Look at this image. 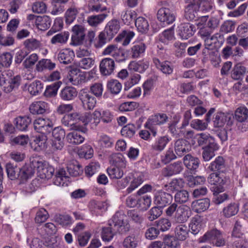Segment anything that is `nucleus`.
Here are the masks:
<instances>
[{
	"mask_svg": "<svg viewBox=\"0 0 248 248\" xmlns=\"http://www.w3.org/2000/svg\"><path fill=\"white\" fill-rule=\"evenodd\" d=\"M71 32V44L74 46L82 44L85 37V28L82 25L77 24L72 27Z\"/></svg>",
	"mask_w": 248,
	"mask_h": 248,
	"instance_id": "obj_6",
	"label": "nucleus"
},
{
	"mask_svg": "<svg viewBox=\"0 0 248 248\" xmlns=\"http://www.w3.org/2000/svg\"><path fill=\"white\" fill-rule=\"evenodd\" d=\"M79 13L78 9L76 6H71L67 9L64 14L65 23L70 25L76 19Z\"/></svg>",
	"mask_w": 248,
	"mask_h": 248,
	"instance_id": "obj_40",
	"label": "nucleus"
},
{
	"mask_svg": "<svg viewBox=\"0 0 248 248\" xmlns=\"http://www.w3.org/2000/svg\"><path fill=\"white\" fill-rule=\"evenodd\" d=\"M183 162L186 168L192 172L196 171L200 163V161L198 157L193 156L190 154H187L184 157Z\"/></svg>",
	"mask_w": 248,
	"mask_h": 248,
	"instance_id": "obj_18",
	"label": "nucleus"
},
{
	"mask_svg": "<svg viewBox=\"0 0 248 248\" xmlns=\"http://www.w3.org/2000/svg\"><path fill=\"white\" fill-rule=\"evenodd\" d=\"M48 108L46 103L43 101H36L30 106V111L33 114H43L45 113Z\"/></svg>",
	"mask_w": 248,
	"mask_h": 248,
	"instance_id": "obj_27",
	"label": "nucleus"
},
{
	"mask_svg": "<svg viewBox=\"0 0 248 248\" xmlns=\"http://www.w3.org/2000/svg\"><path fill=\"white\" fill-rule=\"evenodd\" d=\"M106 13L93 14L87 18V22L91 27H96L101 24L108 16Z\"/></svg>",
	"mask_w": 248,
	"mask_h": 248,
	"instance_id": "obj_24",
	"label": "nucleus"
},
{
	"mask_svg": "<svg viewBox=\"0 0 248 248\" xmlns=\"http://www.w3.org/2000/svg\"><path fill=\"white\" fill-rule=\"evenodd\" d=\"M191 215V211L188 206H179L178 210L174 215L175 220L178 223H184L187 220Z\"/></svg>",
	"mask_w": 248,
	"mask_h": 248,
	"instance_id": "obj_13",
	"label": "nucleus"
},
{
	"mask_svg": "<svg viewBox=\"0 0 248 248\" xmlns=\"http://www.w3.org/2000/svg\"><path fill=\"white\" fill-rule=\"evenodd\" d=\"M137 17V13L134 11L126 10L123 12L122 14V19L125 25H129L134 21Z\"/></svg>",
	"mask_w": 248,
	"mask_h": 248,
	"instance_id": "obj_50",
	"label": "nucleus"
},
{
	"mask_svg": "<svg viewBox=\"0 0 248 248\" xmlns=\"http://www.w3.org/2000/svg\"><path fill=\"white\" fill-rule=\"evenodd\" d=\"M5 167L7 176L9 179L12 180L18 179L19 167L11 163H7Z\"/></svg>",
	"mask_w": 248,
	"mask_h": 248,
	"instance_id": "obj_41",
	"label": "nucleus"
},
{
	"mask_svg": "<svg viewBox=\"0 0 248 248\" xmlns=\"http://www.w3.org/2000/svg\"><path fill=\"white\" fill-rule=\"evenodd\" d=\"M78 92L74 87L66 86L63 88L60 93L61 98L64 101L73 100L77 96Z\"/></svg>",
	"mask_w": 248,
	"mask_h": 248,
	"instance_id": "obj_25",
	"label": "nucleus"
},
{
	"mask_svg": "<svg viewBox=\"0 0 248 248\" xmlns=\"http://www.w3.org/2000/svg\"><path fill=\"white\" fill-rule=\"evenodd\" d=\"M55 66V63L52 62L50 59H43L36 64V70L38 72H42L45 69L52 70Z\"/></svg>",
	"mask_w": 248,
	"mask_h": 248,
	"instance_id": "obj_39",
	"label": "nucleus"
},
{
	"mask_svg": "<svg viewBox=\"0 0 248 248\" xmlns=\"http://www.w3.org/2000/svg\"><path fill=\"white\" fill-rule=\"evenodd\" d=\"M197 138V142L199 146L203 147H210L214 148V146L218 145L216 142L214 138L211 136L209 134L202 133L199 134Z\"/></svg>",
	"mask_w": 248,
	"mask_h": 248,
	"instance_id": "obj_14",
	"label": "nucleus"
},
{
	"mask_svg": "<svg viewBox=\"0 0 248 248\" xmlns=\"http://www.w3.org/2000/svg\"><path fill=\"white\" fill-rule=\"evenodd\" d=\"M75 57L73 50L67 48L61 50L58 55V60L60 63L68 64L72 62Z\"/></svg>",
	"mask_w": 248,
	"mask_h": 248,
	"instance_id": "obj_17",
	"label": "nucleus"
},
{
	"mask_svg": "<svg viewBox=\"0 0 248 248\" xmlns=\"http://www.w3.org/2000/svg\"><path fill=\"white\" fill-rule=\"evenodd\" d=\"M34 24L38 29L41 31H46L48 29L51 24V19L47 16L44 15L37 17Z\"/></svg>",
	"mask_w": 248,
	"mask_h": 248,
	"instance_id": "obj_34",
	"label": "nucleus"
},
{
	"mask_svg": "<svg viewBox=\"0 0 248 248\" xmlns=\"http://www.w3.org/2000/svg\"><path fill=\"white\" fill-rule=\"evenodd\" d=\"M108 225L113 226L114 231L121 234H126L130 229L129 221L123 211L116 212L109 220Z\"/></svg>",
	"mask_w": 248,
	"mask_h": 248,
	"instance_id": "obj_1",
	"label": "nucleus"
},
{
	"mask_svg": "<svg viewBox=\"0 0 248 248\" xmlns=\"http://www.w3.org/2000/svg\"><path fill=\"white\" fill-rule=\"evenodd\" d=\"M199 6L195 3L188 4L185 8V17L188 21L196 20L198 15Z\"/></svg>",
	"mask_w": 248,
	"mask_h": 248,
	"instance_id": "obj_19",
	"label": "nucleus"
},
{
	"mask_svg": "<svg viewBox=\"0 0 248 248\" xmlns=\"http://www.w3.org/2000/svg\"><path fill=\"white\" fill-rule=\"evenodd\" d=\"M112 38L107 31H103L98 36V40L95 43L94 46L96 48H101Z\"/></svg>",
	"mask_w": 248,
	"mask_h": 248,
	"instance_id": "obj_47",
	"label": "nucleus"
},
{
	"mask_svg": "<svg viewBox=\"0 0 248 248\" xmlns=\"http://www.w3.org/2000/svg\"><path fill=\"white\" fill-rule=\"evenodd\" d=\"M183 170L182 163L180 161L174 162L167 166L163 170L164 176H170L180 172Z\"/></svg>",
	"mask_w": 248,
	"mask_h": 248,
	"instance_id": "obj_22",
	"label": "nucleus"
},
{
	"mask_svg": "<svg viewBox=\"0 0 248 248\" xmlns=\"http://www.w3.org/2000/svg\"><path fill=\"white\" fill-rule=\"evenodd\" d=\"M62 84L61 81H58L47 86L44 92V95L46 97H55L57 95L58 90Z\"/></svg>",
	"mask_w": 248,
	"mask_h": 248,
	"instance_id": "obj_45",
	"label": "nucleus"
},
{
	"mask_svg": "<svg viewBox=\"0 0 248 248\" xmlns=\"http://www.w3.org/2000/svg\"><path fill=\"white\" fill-rule=\"evenodd\" d=\"M238 211V205L235 203H231L224 208L223 213L225 217H230L235 215Z\"/></svg>",
	"mask_w": 248,
	"mask_h": 248,
	"instance_id": "obj_53",
	"label": "nucleus"
},
{
	"mask_svg": "<svg viewBox=\"0 0 248 248\" xmlns=\"http://www.w3.org/2000/svg\"><path fill=\"white\" fill-rule=\"evenodd\" d=\"M153 60L156 67L161 71L164 74L170 75L172 73L173 68L170 62L168 61L161 62L156 58H153Z\"/></svg>",
	"mask_w": 248,
	"mask_h": 248,
	"instance_id": "obj_30",
	"label": "nucleus"
},
{
	"mask_svg": "<svg viewBox=\"0 0 248 248\" xmlns=\"http://www.w3.org/2000/svg\"><path fill=\"white\" fill-rule=\"evenodd\" d=\"M172 196L163 190L157 191L154 197V202L160 208H164L170 205L172 202Z\"/></svg>",
	"mask_w": 248,
	"mask_h": 248,
	"instance_id": "obj_7",
	"label": "nucleus"
},
{
	"mask_svg": "<svg viewBox=\"0 0 248 248\" xmlns=\"http://www.w3.org/2000/svg\"><path fill=\"white\" fill-rule=\"evenodd\" d=\"M157 17L160 22L167 24L172 23L175 19V16L173 12L166 8H162L158 10Z\"/></svg>",
	"mask_w": 248,
	"mask_h": 248,
	"instance_id": "obj_9",
	"label": "nucleus"
},
{
	"mask_svg": "<svg viewBox=\"0 0 248 248\" xmlns=\"http://www.w3.org/2000/svg\"><path fill=\"white\" fill-rule=\"evenodd\" d=\"M214 148H211L210 147H203V152L202 153V157L204 161H209L212 158L215 156V151L218 149V146H214Z\"/></svg>",
	"mask_w": 248,
	"mask_h": 248,
	"instance_id": "obj_55",
	"label": "nucleus"
},
{
	"mask_svg": "<svg viewBox=\"0 0 248 248\" xmlns=\"http://www.w3.org/2000/svg\"><path fill=\"white\" fill-rule=\"evenodd\" d=\"M174 150L177 155L181 156L191 150V145L187 140L178 139L175 142Z\"/></svg>",
	"mask_w": 248,
	"mask_h": 248,
	"instance_id": "obj_15",
	"label": "nucleus"
},
{
	"mask_svg": "<svg viewBox=\"0 0 248 248\" xmlns=\"http://www.w3.org/2000/svg\"><path fill=\"white\" fill-rule=\"evenodd\" d=\"M78 98L81 103L83 108L87 110L93 109L96 103V98L92 95L89 90L87 88L80 90Z\"/></svg>",
	"mask_w": 248,
	"mask_h": 248,
	"instance_id": "obj_4",
	"label": "nucleus"
},
{
	"mask_svg": "<svg viewBox=\"0 0 248 248\" xmlns=\"http://www.w3.org/2000/svg\"><path fill=\"white\" fill-rule=\"evenodd\" d=\"M168 121V117L166 114L156 113L150 117L146 123V125L148 128L151 129L152 127L157 125H162Z\"/></svg>",
	"mask_w": 248,
	"mask_h": 248,
	"instance_id": "obj_11",
	"label": "nucleus"
},
{
	"mask_svg": "<svg viewBox=\"0 0 248 248\" xmlns=\"http://www.w3.org/2000/svg\"><path fill=\"white\" fill-rule=\"evenodd\" d=\"M145 46L142 43H139L134 45L131 48L130 55L133 58L140 57L145 51Z\"/></svg>",
	"mask_w": 248,
	"mask_h": 248,
	"instance_id": "obj_54",
	"label": "nucleus"
},
{
	"mask_svg": "<svg viewBox=\"0 0 248 248\" xmlns=\"http://www.w3.org/2000/svg\"><path fill=\"white\" fill-rule=\"evenodd\" d=\"M35 172L34 169L29 164H25L19 167V184H24L30 179Z\"/></svg>",
	"mask_w": 248,
	"mask_h": 248,
	"instance_id": "obj_12",
	"label": "nucleus"
},
{
	"mask_svg": "<svg viewBox=\"0 0 248 248\" xmlns=\"http://www.w3.org/2000/svg\"><path fill=\"white\" fill-rule=\"evenodd\" d=\"M110 161L116 167L125 168L126 161L124 155L121 153H116L112 155Z\"/></svg>",
	"mask_w": 248,
	"mask_h": 248,
	"instance_id": "obj_48",
	"label": "nucleus"
},
{
	"mask_svg": "<svg viewBox=\"0 0 248 248\" xmlns=\"http://www.w3.org/2000/svg\"><path fill=\"white\" fill-rule=\"evenodd\" d=\"M149 63L147 61L131 62L128 65V68L131 71L143 73L149 67Z\"/></svg>",
	"mask_w": 248,
	"mask_h": 248,
	"instance_id": "obj_36",
	"label": "nucleus"
},
{
	"mask_svg": "<svg viewBox=\"0 0 248 248\" xmlns=\"http://www.w3.org/2000/svg\"><path fill=\"white\" fill-rule=\"evenodd\" d=\"M170 140V138L168 136L159 137L152 144V149L155 152H161L164 150Z\"/></svg>",
	"mask_w": 248,
	"mask_h": 248,
	"instance_id": "obj_20",
	"label": "nucleus"
},
{
	"mask_svg": "<svg viewBox=\"0 0 248 248\" xmlns=\"http://www.w3.org/2000/svg\"><path fill=\"white\" fill-rule=\"evenodd\" d=\"M235 23L231 20H226L221 24L219 31L223 33H228L234 30Z\"/></svg>",
	"mask_w": 248,
	"mask_h": 248,
	"instance_id": "obj_62",
	"label": "nucleus"
},
{
	"mask_svg": "<svg viewBox=\"0 0 248 248\" xmlns=\"http://www.w3.org/2000/svg\"><path fill=\"white\" fill-rule=\"evenodd\" d=\"M220 173L213 172L210 174L208 177V182L215 186H223L226 183L225 177L220 176Z\"/></svg>",
	"mask_w": 248,
	"mask_h": 248,
	"instance_id": "obj_37",
	"label": "nucleus"
},
{
	"mask_svg": "<svg viewBox=\"0 0 248 248\" xmlns=\"http://www.w3.org/2000/svg\"><path fill=\"white\" fill-rule=\"evenodd\" d=\"M85 78L83 73L78 69H72L69 73V80L74 85L81 84Z\"/></svg>",
	"mask_w": 248,
	"mask_h": 248,
	"instance_id": "obj_32",
	"label": "nucleus"
},
{
	"mask_svg": "<svg viewBox=\"0 0 248 248\" xmlns=\"http://www.w3.org/2000/svg\"><path fill=\"white\" fill-rule=\"evenodd\" d=\"M135 25L139 32L142 33L147 32L149 30V25L147 20L143 17L137 18L135 21Z\"/></svg>",
	"mask_w": 248,
	"mask_h": 248,
	"instance_id": "obj_44",
	"label": "nucleus"
},
{
	"mask_svg": "<svg viewBox=\"0 0 248 248\" xmlns=\"http://www.w3.org/2000/svg\"><path fill=\"white\" fill-rule=\"evenodd\" d=\"M81 131L74 130V131L68 133L67 135L66 139L70 143L73 144H79L82 143L85 138L80 134Z\"/></svg>",
	"mask_w": 248,
	"mask_h": 248,
	"instance_id": "obj_38",
	"label": "nucleus"
},
{
	"mask_svg": "<svg viewBox=\"0 0 248 248\" xmlns=\"http://www.w3.org/2000/svg\"><path fill=\"white\" fill-rule=\"evenodd\" d=\"M138 238L135 236L129 235L124 238L123 246L125 248H135L138 246Z\"/></svg>",
	"mask_w": 248,
	"mask_h": 248,
	"instance_id": "obj_59",
	"label": "nucleus"
},
{
	"mask_svg": "<svg viewBox=\"0 0 248 248\" xmlns=\"http://www.w3.org/2000/svg\"><path fill=\"white\" fill-rule=\"evenodd\" d=\"M247 72V68L240 63H237L233 67L231 73V78L234 80L242 79Z\"/></svg>",
	"mask_w": 248,
	"mask_h": 248,
	"instance_id": "obj_31",
	"label": "nucleus"
},
{
	"mask_svg": "<svg viewBox=\"0 0 248 248\" xmlns=\"http://www.w3.org/2000/svg\"><path fill=\"white\" fill-rule=\"evenodd\" d=\"M208 169L214 172L225 173L227 169L226 160L223 157L218 156L211 162Z\"/></svg>",
	"mask_w": 248,
	"mask_h": 248,
	"instance_id": "obj_8",
	"label": "nucleus"
},
{
	"mask_svg": "<svg viewBox=\"0 0 248 248\" xmlns=\"http://www.w3.org/2000/svg\"><path fill=\"white\" fill-rule=\"evenodd\" d=\"M199 241L200 243L209 242L217 247L224 246L225 244L221 232L216 228L208 231L199 238Z\"/></svg>",
	"mask_w": 248,
	"mask_h": 248,
	"instance_id": "obj_2",
	"label": "nucleus"
},
{
	"mask_svg": "<svg viewBox=\"0 0 248 248\" xmlns=\"http://www.w3.org/2000/svg\"><path fill=\"white\" fill-rule=\"evenodd\" d=\"M43 84L39 80H36L31 83L28 87V90L32 95H36L42 91Z\"/></svg>",
	"mask_w": 248,
	"mask_h": 248,
	"instance_id": "obj_52",
	"label": "nucleus"
},
{
	"mask_svg": "<svg viewBox=\"0 0 248 248\" xmlns=\"http://www.w3.org/2000/svg\"><path fill=\"white\" fill-rule=\"evenodd\" d=\"M234 118L239 122H244L248 118V109L246 107L238 108L234 112Z\"/></svg>",
	"mask_w": 248,
	"mask_h": 248,
	"instance_id": "obj_46",
	"label": "nucleus"
},
{
	"mask_svg": "<svg viewBox=\"0 0 248 248\" xmlns=\"http://www.w3.org/2000/svg\"><path fill=\"white\" fill-rule=\"evenodd\" d=\"M1 78L2 80V85H3V92L7 93L16 91L21 83V78L19 75L11 78H6L2 76L1 77Z\"/></svg>",
	"mask_w": 248,
	"mask_h": 248,
	"instance_id": "obj_5",
	"label": "nucleus"
},
{
	"mask_svg": "<svg viewBox=\"0 0 248 248\" xmlns=\"http://www.w3.org/2000/svg\"><path fill=\"white\" fill-rule=\"evenodd\" d=\"M122 168L119 167H114L107 169L108 175L111 179H118L121 178L124 175V171Z\"/></svg>",
	"mask_w": 248,
	"mask_h": 248,
	"instance_id": "obj_61",
	"label": "nucleus"
},
{
	"mask_svg": "<svg viewBox=\"0 0 248 248\" xmlns=\"http://www.w3.org/2000/svg\"><path fill=\"white\" fill-rule=\"evenodd\" d=\"M93 154V150L90 145H83L80 150L78 151V155L81 157L89 159L92 157Z\"/></svg>",
	"mask_w": 248,
	"mask_h": 248,
	"instance_id": "obj_60",
	"label": "nucleus"
},
{
	"mask_svg": "<svg viewBox=\"0 0 248 248\" xmlns=\"http://www.w3.org/2000/svg\"><path fill=\"white\" fill-rule=\"evenodd\" d=\"M69 35V32L67 31L59 32L52 36L50 40V43L52 45L65 44L67 43Z\"/></svg>",
	"mask_w": 248,
	"mask_h": 248,
	"instance_id": "obj_35",
	"label": "nucleus"
},
{
	"mask_svg": "<svg viewBox=\"0 0 248 248\" xmlns=\"http://www.w3.org/2000/svg\"><path fill=\"white\" fill-rule=\"evenodd\" d=\"M174 199L176 203H185L188 201L189 194L188 191L186 190H180L175 193Z\"/></svg>",
	"mask_w": 248,
	"mask_h": 248,
	"instance_id": "obj_51",
	"label": "nucleus"
},
{
	"mask_svg": "<svg viewBox=\"0 0 248 248\" xmlns=\"http://www.w3.org/2000/svg\"><path fill=\"white\" fill-rule=\"evenodd\" d=\"M192 207L197 213H200L206 210L210 206V200L208 198L199 199L193 201Z\"/></svg>",
	"mask_w": 248,
	"mask_h": 248,
	"instance_id": "obj_28",
	"label": "nucleus"
},
{
	"mask_svg": "<svg viewBox=\"0 0 248 248\" xmlns=\"http://www.w3.org/2000/svg\"><path fill=\"white\" fill-rule=\"evenodd\" d=\"M79 118L78 113L73 112L65 115L62 119V123L65 126L69 127L70 130L81 131L82 133L85 134L87 129L77 124Z\"/></svg>",
	"mask_w": 248,
	"mask_h": 248,
	"instance_id": "obj_3",
	"label": "nucleus"
},
{
	"mask_svg": "<svg viewBox=\"0 0 248 248\" xmlns=\"http://www.w3.org/2000/svg\"><path fill=\"white\" fill-rule=\"evenodd\" d=\"M16 128L21 131L27 130L31 123V119L29 116H19L15 119Z\"/></svg>",
	"mask_w": 248,
	"mask_h": 248,
	"instance_id": "obj_29",
	"label": "nucleus"
},
{
	"mask_svg": "<svg viewBox=\"0 0 248 248\" xmlns=\"http://www.w3.org/2000/svg\"><path fill=\"white\" fill-rule=\"evenodd\" d=\"M116 232L113 230V226L104 227L101 232V237L103 241L108 242L113 237Z\"/></svg>",
	"mask_w": 248,
	"mask_h": 248,
	"instance_id": "obj_58",
	"label": "nucleus"
},
{
	"mask_svg": "<svg viewBox=\"0 0 248 248\" xmlns=\"http://www.w3.org/2000/svg\"><path fill=\"white\" fill-rule=\"evenodd\" d=\"M195 31V26L188 23H183L179 27V34L184 39L192 36Z\"/></svg>",
	"mask_w": 248,
	"mask_h": 248,
	"instance_id": "obj_21",
	"label": "nucleus"
},
{
	"mask_svg": "<svg viewBox=\"0 0 248 248\" xmlns=\"http://www.w3.org/2000/svg\"><path fill=\"white\" fill-rule=\"evenodd\" d=\"M68 177L65 170L63 169H60L56 172L54 183L57 186H63L64 184V181H66Z\"/></svg>",
	"mask_w": 248,
	"mask_h": 248,
	"instance_id": "obj_56",
	"label": "nucleus"
},
{
	"mask_svg": "<svg viewBox=\"0 0 248 248\" xmlns=\"http://www.w3.org/2000/svg\"><path fill=\"white\" fill-rule=\"evenodd\" d=\"M120 28L119 21L117 19H113L108 23L104 31H107L108 34L113 37L118 32Z\"/></svg>",
	"mask_w": 248,
	"mask_h": 248,
	"instance_id": "obj_43",
	"label": "nucleus"
},
{
	"mask_svg": "<svg viewBox=\"0 0 248 248\" xmlns=\"http://www.w3.org/2000/svg\"><path fill=\"white\" fill-rule=\"evenodd\" d=\"M175 38L173 28L163 31L159 36V40L165 45H168L170 41Z\"/></svg>",
	"mask_w": 248,
	"mask_h": 248,
	"instance_id": "obj_42",
	"label": "nucleus"
},
{
	"mask_svg": "<svg viewBox=\"0 0 248 248\" xmlns=\"http://www.w3.org/2000/svg\"><path fill=\"white\" fill-rule=\"evenodd\" d=\"M189 227L191 230V232L194 234L199 233L202 229V219L200 216H196L192 218Z\"/></svg>",
	"mask_w": 248,
	"mask_h": 248,
	"instance_id": "obj_49",
	"label": "nucleus"
},
{
	"mask_svg": "<svg viewBox=\"0 0 248 248\" xmlns=\"http://www.w3.org/2000/svg\"><path fill=\"white\" fill-rule=\"evenodd\" d=\"M104 55H111L117 61H122L124 59V54L120 50L116 45H108L102 52Z\"/></svg>",
	"mask_w": 248,
	"mask_h": 248,
	"instance_id": "obj_16",
	"label": "nucleus"
},
{
	"mask_svg": "<svg viewBox=\"0 0 248 248\" xmlns=\"http://www.w3.org/2000/svg\"><path fill=\"white\" fill-rule=\"evenodd\" d=\"M138 208L141 210H147L151 203V198L147 195L138 198Z\"/></svg>",
	"mask_w": 248,
	"mask_h": 248,
	"instance_id": "obj_57",
	"label": "nucleus"
},
{
	"mask_svg": "<svg viewBox=\"0 0 248 248\" xmlns=\"http://www.w3.org/2000/svg\"><path fill=\"white\" fill-rule=\"evenodd\" d=\"M136 129L133 124H129L122 128L121 133L122 136L131 138L134 135Z\"/></svg>",
	"mask_w": 248,
	"mask_h": 248,
	"instance_id": "obj_63",
	"label": "nucleus"
},
{
	"mask_svg": "<svg viewBox=\"0 0 248 248\" xmlns=\"http://www.w3.org/2000/svg\"><path fill=\"white\" fill-rule=\"evenodd\" d=\"M107 87L112 93L116 94L121 90L122 85L118 80L113 79L108 82Z\"/></svg>",
	"mask_w": 248,
	"mask_h": 248,
	"instance_id": "obj_64",
	"label": "nucleus"
},
{
	"mask_svg": "<svg viewBox=\"0 0 248 248\" xmlns=\"http://www.w3.org/2000/svg\"><path fill=\"white\" fill-rule=\"evenodd\" d=\"M223 186H213L212 191L214 197L213 202L216 204H219L228 199V195L225 193L220 194L224 191Z\"/></svg>",
	"mask_w": 248,
	"mask_h": 248,
	"instance_id": "obj_23",
	"label": "nucleus"
},
{
	"mask_svg": "<svg viewBox=\"0 0 248 248\" xmlns=\"http://www.w3.org/2000/svg\"><path fill=\"white\" fill-rule=\"evenodd\" d=\"M231 118L230 114L218 112L215 114L213 120V125L215 127H221L224 125L225 123L229 121Z\"/></svg>",
	"mask_w": 248,
	"mask_h": 248,
	"instance_id": "obj_26",
	"label": "nucleus"
},
{
	"mask_svg": "<svg viewBox=\"0 0 248 248\" xmlns=\"http://www.w3.org/2000/svg\"><path fill=\"white\" fill-rule=\"evenodd\" d=\"M115 67V62L113 59L109 58H104L100 63V73L103 76H109L113 73Z\"/></svg>",
	"mask_w": 248,
	"mask_h": 248,
	"instance_id": "obj_10",
	"label": "nucleus"
},
{
	"mask_svg": "<svg viewBox=\"0 0 248 248\" xmlns=\"http://www.w3.org/2000/svg\"><path fill=\"white\" fill-rule=\"evenodd\" d=\"M189 229L185 224L177 225L174 229L175 236L180 241H184L189 236Z\"/></svg>",
	"mask_w": 248,
	"mask_h": 248,
	"instance_id": "obj_33",
	"label": "nucleus"
}]
</instances>
